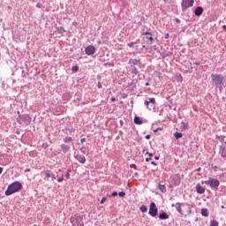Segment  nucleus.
Masks as SVG:
<instances>
[{
    "label": "nucleus",
    "mask_w": 226,
    "mask_h": 226,
    "mask_svg": "<svg viewBox=\"0 0 226 226\" xmlns=\"http://www.w3.org/2000/svg\"><path fill=\"white\" fill-rule=\"evenodd\" d=\"M20 190H22V184L19 181H15L7 187L5 195H7V197L13 195V193H17V192H20Z\"/></svg>",
    "instance_id": "obj_1"
},
{
    "label": "nucleus",
    "mask_w": 226,
    "mask_h": 226,
    "mask_svg": "<svg viewBox=\"0 0 226 226\" xmlns=\"http://www.w3.org/2000/svg\"><path fill=\"white\" fill-rule=\"evenodd\" d=\"M201 185H208L215 192L218 191L220 181L216 178L209 177L208 180L201 181Z\"/></svg>",
    "instance_id": "obj_2"
},
{
    "label": "nucleus",
    "mask_w": 226,
    "mask_h": 226,
    "mask_svg": "<svg viewBox=\"0 0 226 226\" xmlns=\"http://www.w3.org/2000/svg\"><path fill=\"white\" fill-rule=\"evenodd\" d=\"M211 79L215 86H216L217 87H222L224 84L223 79H225V77H223V75L222 74L212 73Z\"/></svg>",
    "instance_id": "obj_3"
},
{
    "label": "nucleus",
    "mask_w": 226,
    "mask_h": 226,
    "mask_svg": "<svg viewBox=\"0 0 226 226\" xmlns=\"http://www.w3.org/2000/svg\"><path fill=\"white\" fill-rule=\"evenodd\" d=\"M194 3H195V1H193V0H183L181 3L182 11H186V10H188V8H192V6H193Z\"/></svg>",
    "instance_id": "obj_4"
},
{
    "label": "nucleus",
    "mask_w": 226,
    "mask_h": 226,
    "mask_svg": "<svg viewBox=\"0 0 226 226\" xmlns=\"http://www.w3.org/2000/svg\"><path fill=\"white\" fill-rule=\"evenodd\" d=\"M144 103L148 110H153V109H154V105L156 104V100L154 98H147Z\"/></svg>",
    "instance_id": "obj_5"
},
{
    "label": "nucleus",
    "mask_w": 226,
    "mask_h": 226,
    "mask_svg": "<svg viewBox=\"0 0 226 226\" xmlns=\"http://www.w3.org/2000/svg\"><path fill=\"white\" fill-rule=\"evenodd\" d=\"M148 214L153 217L158 215V207H156L155 202L150 203Z\"/></svg>",
    "instance_id": "obj_6"
},
{
    "label": "nucleus",
    "mask_w": 226,
    "mask_h": 226,
    "mask_svg": "<svg viewBox=\"0 0 226 226\" xmlns=\"http://www.w3.org/2000/svg\"><path fill=\"white\" fill-rule=\"evenodd\" d=\"M85 53L87 56H94V54H96V48L93 45H89L85 49Z\"/></svg>",
    "instance_id": "obj_7"
},
{
    "label": "nucleus",
    "mask_w": 226,
    "mask_h": 226,
    "mask_svg": "<svg viewBox=\"0 0 226 226\" xmlns=\"http://www.w3.org/2000/svg\"><path fill=\"white\" fill-rule=\"evenodd\" d=\"M60 149L64 154H66V153L70 152V149H72V146L68 144H61L60 145Z\"/></svg>",
    "instance_id": "obj_8"
},
{
    "label": "nucleus",
    "mask_w": 226,
    "mask_h": 226,
    "mask_svg": "<svg viewBox=\"0 0 226 226\" xmlns=\"http://www.w3.org/2000/svg\"><path fill=\"white\" fill-rule=\"evenodd\" d=\"M202 13H204V8H202V6H199L194 10V15H196V17H200Z\"/></svg>",
    "instance_id": "obj_9"
},
{
    "label": "nucleus",
    "mask_w": 226,
    "mask_h": 226,
    "mask_svg": "<svg viewBox=\"0 0 226 226\" xmlns=\"http://www.w3.org/2000/svg\"><path fill=\"white\" fill-rule=\"evenodd\" d=\"M215 139H217L218 140H220L221 142V146H224V147H226V136H219L216 135Z\"/></svg>",
    "instance_id": "obj_10"
},
{
    "label": "nucleus",
    "mask_w": 226,
    "mask_h": 226,
    "mask_svg": "<svg viewBox=\"0 0 226 226\" xmlns=\"http://www.w3.org/2000/svg\"><path fill=\"white\" fill-rule=\"evenodd\" d=\"M196 192L197 193L202 194L206 192V188L202 187L200 184L196 185Z\"/></svg>",
    "instance_id": "obj_11"
},
{
    "label": "nucleus",
    "mask_w": 226,
    "mask_h": 226,
    "mask_svg": "<svg viewBox=\"0 0 226 226\" xmlns=\"http://www.w3.org/2000/svg\"><path fill=\"white\" fill-rule=\"evenodd\" d=\"M183 206H185V203H180V202H177L175 205V207H176L177 213H179V215H183V209L181 208V207H183Z\"/></svg>",
    "instance_id": "obj_12"
},
{
    "label": "nucleus",
    "mask_w": 226,
    "mask_h": 226,
    "mask_svg": "<svg viewBox=\"0 0 226 226\" xmlns=\"http://www.w3.org/2000/svg\"><path fill=\"white\" fill-rule=\"evenodd\" d=\"M219 153L221 154V156L224 159H226V147L225 146H220Z\"/></svg>",
    "instance_id": "obj_13"
},
{
    "label": "nucleus",
    "mask_w": 226,
    "mask_h": 226,
    "mask_svg": "<svg viewBox=\"0 0 226 226\" xmlns=\"http://www.w3.org/2000/svg\"><path fill=\"white\" fill-rule=\"evenodd\" d=\"M159 218H160V220H169V215L167 213L162 212V213L159 214Z\"/></svg>",
    "instance_id": "obj_14"
},
{
    "label": "nucleus",
    "mask_w": 226,
    "mask_h": 226,
    "mask_svg": "<svg viewBox=\"0 0 226 226\" xmlns=\"http://www.w3.org/2000/svg\"><path fill=\"white\" fill-rule=\"evenodd\" d=\"M77 160L79 163H86V156L84 155H78Z\"/></svg>",
    "instance_id": "obj_15"
},
{
    "label": "nucleus",
    "mask_w": 226,
    "mask_h": 226,
    "mask_svg": "<svg viewBox=\"0 0 226 226\" xmlns=\"http://www.w3.org/2000/svg\"><path fill=\"white\" fill-rule=\"evenodd\" d=\"M158 189L160 190V192H162V193H165L167 192V187L164 185H158Z\"/></svg>",
    "instance_id": "obj_16"
},
{
    "label": "nucleus",
    "mask_w": 226,
    "mask_h": 226,
    "mask_svg": "<svg viewBox=\"0 0 226 226\" xmlns=\"http://www.w3.org/2000/svg\"><path fill=\"white\" fill-rule=\"evenodd\" d=\"M201 215H202V216H205V217L209 216V210H207V208H202Z\"/></svg>",
    "instance_id": "obj_17"
},
{
    "label": "nucleus",
    "mask_w": 226,
    "mask_h": 226,
    "mask_svg": "<svg viewBox=\"0 0 226 226\" xmlns=\"http://www.w3.org/2000/svg\"><path fill=\"white\" fill-rule=\"evenodd\" d=\"M64 144H70V142H73V138H72L70 136H66L64 139Z\"/></svg>",
    "instance_id": "obj_18"
},
{
    "label": "nucleus",
    "mask_w": 226,
    "mask_h": 226,
    "mask_svg": "<svg viewBox=\"0 0 226 226\" xmlns=\"http://www.w3.org/2000/svg\"><path fill=\"white\" fill-rule=\"evenodd\" d=\"M134 124H142V119L140 118V117H134Z\"/></svg>",
    "instance_id": "obj_19"
},
{
    "label": "nucleus",
    "mask_w": 226,
    "mask_h": 226,
    "mask_svg": "<svg viewBox=\"0 0 226 226\" xmlns=\"http://www.w3.org/2000/svg\"><path fill=\"white\" fill-rule=\"evenodd\" d=\"M129 64H134V65H137V64H140V61L137 60V59H131L129 61Z\"/></svg>",
    "instance_id": "obj_20"
},
{
    "label": "nucleus",
    "mask_w": 226,
    "mask_h": 226,
    "mask_svg": "<svg viewBox=\"0 0 226 226\" xmlns=\"http://www.w3.org/2000/svg\"><path fill=\"white\" fill-rule=\"evenodd\" d=\"M56 31H57L58 34H63V33H66V30H64V27H63V26L57 27Z\"/></svg>",
    "instance_id": "obj_21"
},
{
    "label": "nucleus",
    "mask_w": 226,
    "mask_h": 226,
    "mask_svg": "<svg viewBox=\"0 0 226 226\" xmlns=\"http://www.w3.org/2000/svg\"><path fill=\"white\" fill-rule=\"evenodd\" d=\"M174 137H175V139H177V140H179V139L183 138V133H181V132H175L174 133Z\"/></svg>",
    "instance_id": "obj_22"
},
{
    "label": "nucleus",
    "mask_w": 226,
    "mask_h": 226,
    "mask_svg": "<svg viewBox=\"0 0 226 226\" xmlns=\"http://www.w3.org/2000/svg\"><path fill=\"white\" fill-rule=\"evenodd\" d=\"M42 174H44L45 177H52V174L50 173V170L42 171Z\"/></svg>",
    "instance_id": "obj_23"
},
{
    "label": "nucleus",
    "mask_w": 226,
    "mask_h": 226,
    "mask_svg": "<svg viewBox=\"0 0 226 226\" xmlns=\"http://www.w3.org/2000/svg\"><path fill=\"white\" fill-rule=\"evenodd\" d=\"M139 211H141V213H147V207L146 205L141 206Z\"/></svg>",
    "instance_id": "obj_24"
},
{
    "label": "nucleus",
    "mask_w": 226,
    "mask_h": 226,
    "mask_svg": "<svg viewBox=\"0 0 226 226\" xmlns=\"http://www.w3.org/2000/svg\"><path fill=\"white\" fill-rule=\"evenodd\" d=\"M188 128V124L182 122L180 125L181 130H186Z\"/></svg>",
    "instance_id": "obj_25"
},
{
    "label": "nucleus",
    "mask_w": 226,
    "mask_h": 226,
    "mask_svg": "<svg viewBox=\"0 0 226 226\" xmlns=\"http://www.w3.org/2000/svg\"><path fill=\"white\" fill-rule=\"evenodd\" d=\"M147 154H148V158H146V162H151V160H153V153H149V152H147Z\"/></svg>",
    "instance_id": "obj_26"
},
{
    "label": "nucleus",
    "mask_w": 226,
    "mask_h": 226,
    "mask_svg": "<svg viewBox=\"0 0 226 226\" xmlns=\"http://www.w3.org/2000/svg\"><path fill=\"white\" fill-rule=\"evenodd\" d=\"M219 222L216 220H213L210 222V226H218Z\"/></svg>",
    "instance_id": "obj_27"
},
{
    "label": "nucleus",
    "mask_w": 226,
    "mask_h": 226,
    "mask_svg": "<svg viewBox=\"0 0 226 226\" xmlns=\"http://www.w3.org/2000/svg\"><path fill=\"white\" fill-rule=\"evenodd\" d=\"M64 181V175H62L60 177L57 179V183H63Z\"/></svg>",
    "instance_id": "obj_28"
},
{
    "label": "nucleus",
    "mask_w": 226,
    "mask_h": 226,
    "mask_svg": "<svg viewBox=\"0 0 226 226\" xmlns=\"http://www.w3.org/2000/svg\"><path fill=\"white\" fill-rule=\"evenodd\" d=\"M72 72H79V66H77V65L72 66Z\"/></svg>",
    "instance_id": "obj_29"
},
{
    "label": "nucleus",
    "mask_w": 226,
    "mask_h": 226,
    "mask_svg": "<svg viewBox=\"0 0 226 226\" xmlns=\"http://www.w3.org/2000/svg\"><path fill=\"white\" fill-rule=\"evenodd\" d=\"M118 195H119V197H125L126 196V192H118Z\"/></svg>",
    "instance_id": "obj_30"
},
{
    "label": "nucleus",
    "mask_w": 226,
    "mask_h": 226,
    "mask_svg": "<svg viewBox=\"0 0 226 226\" xmlns=\"http://www.w3.org/2000/svg\"><path fill=\"white\" fill-rule=\"evenodd\" d=\"M132 73H134V75H137V73H139V71H137V67L132 68Z\"/></svg>",
    "instance_id": "obj_31"
},
{
    "label": "nucleus",
    "mask_w": 226,
    "mask_h": 226,
    "mask_svg": "<svg viewBox=\"0 0 226 226\" xmlns=\"http://www.w3.org/2000/svg\"><path fill=\"white\" fill-rule=\"evenodd\" d=\"M137 42H129V43H127V45L131 48V49H132V47H133V45H135Z\"/></svg>",
    "instance_id": "obj_32"
},
{
    "label": "nucleus",
    "mask_w": 226,
    "mask_h": 226,
    "mask_svg": "<svg viewBox=\"0 0 226 226\" xmlns=\"http://www.w3.org/2000/svg\"><path fill=\"white\" fill-rule=\"evenodd\" d=\"M130 168L131 169H135V170H137V164H131Z\"/></svg>",
    "instance_id": "obj_33"
},
{
    "label": "nucleus",
    "mask_w": 226,
    "mask_h": 226,
    "mask_svg": "<svg viewBox=\"0 0 226 226\" xmlns=\"http://www.w3.org/2000/svg\"><path fill=\"white\" fill-rule=\"evenodd\" d=\"M107 200L106 197H103L101 200V204H105V201Z\"/></svg>",
    "instance_id": "obj_34"
},
{
    "label": "nucleus",
    "mask_w": 226,
    "mask_h": 226,
    "mask_svg": "<svg viewBox=\"0 0 226 226\" xmlns=\"http://www.w3.org/2000/svg\"><path fill=\"white\" fill-rule=\"evenodd\" d=\"M118 194L117 192H113L111 197H117Z\"/></svg>",
    "instance_id": "obj_35"
},
{
    "label": "nucleus",
    "mask_w": 226,
    "mask_h": 226,
    "mask_svg": "<svg viewBox=\"0 0 226 226\" xmlns=\"http://www.w3.org/2000/svg\"><path fill=\"white\" fill-rule=\"evenodd\" d=\"M64 176L65 177H67V179H70V172H65Z\"/></svg>",
    "instance_id": "obj_36"
},
{
    "label": "nucleus",
    "mask_w": 226,
    "mask_h": 226,
    "mask_svg": "<svg viewBox=\"0 0 226 226\" xmlns=\"http://www.w3.org/2000/svg\"><path fill=\"white\" fill-rule=\"evenodd\" d=\"M147 40H149L150 41H153L154 40L153 36H147Z\"/></svg>",
    "instance_id": "obj_37"
},
{
    "label": "nucleus",
    "mask_w": 226,
    "mask_h": 226,
    "mask_svg": "<svg viewBox=\"0 0 226 226\" xmlns=\"http://www.w3.org/2000/svg\"><path fill=\"white\" fill-rule=\"evenodd\" d=\"M151 36V33H149V32H146V33H144L143 34V36Z\"/></svg>",
    "instance_id": "obj_38"
},
{
    "label": "nucleus",
    "mask_w": 226,
    "mask_h": 226,
    "mask_svg": "<svg viewBox=\"0 0 226 226\" xmlns=\"http://www.w3.org/2000/svg\"><path fill=\"white\" fill-rule=\"evenodd\" d=\"M175 22H177V24H181V19H175Z\"/></svg>",
    "instance_id": "obj_39"
},
{
    "label": "nucleus",
    "mask_w": 226,
    "mask_h": 226,
    "mask_svg": "<svg viewBox=\"0 0 226 226\" xmlns=\"http://www.w3.org/2000/svg\"><path fill=\"white\" fill-rule=\"evenodd\" d=\"M97 87H98L99 89H102V87H103V86L99 82L98 85H97Z\"/></svg>",
    "instance_id": "obj_40"
},
{
    "label": "nucleus",
    "mask_w": 226,
    "mask_h": 226,
    "mask_svg": "<svg viewBox=\"0 0 226 226\" xmlns=\"http://www.w3.org/2000/svg\"><path fill=\"white\" fill-rule=\"evenodd\" d=\"M80 142H81V144H84V142H86V138H82V139H80Z\"/></svg>",
    "instance_id": "obj_41"
},
{
    "label": "nucleus",
    "mask_w": 226,
    "mask_h": 226,
    "mask_svg": "<svg viewBox=\"0 0 226 226\" xmlns=\"http://www.w3.org/2000/svg\"><path fill=\"white\" fill-rule=\"evenodd\" d=\"M145 139H146L147 140H149V139H151V135H147V136L145 137Z\"/></svg>",
    "instance_id": "obj_42"
},
{
    "label": "nucleus",
    "mask_w": 226,
    "mask_h": 226,
    "mask_svg": "<svg viewBox=\"0 0 226 226\" xmlns=\"http://www.w3.org/2000/svg\"><path fill=\"white\" fill-rule=\"evenodd\" d=\"M69 132H70L71 133H75V129L72 128L71 130H69Z\"/></svg>",
    "instance_id": "obj_43"
},
{
    "label": "nucleus",
    "mask_w": 226,
    "mask_h": 226,
    "mask_svg": "<svg viewBox=\"0 0 226 226\" xmlns=\"http://www.w3.org/2000/svg\"><path fill=\"white\" fill-rule=\"evenodd\" d=\"M36 8H41V4L38 3V4H36Z\"/></svg>",
    "instance_id": "obj_44"
},
{
    "label": "nucleus",
    "mask_w": 226,
    "mask_h": 226,
    "mask_svg": "<svg viewBox=\"0 0 226 226\" xmlns=\"http://www.w3.org/2000/svg\"><path fill=\"white\" fill-rule=\"evenodd\" d=\"M142 153H143V154H147V150L143 149V150H142Z\"/></svg>",
    "instance_id": "obj_45"
},
{
    "label": "nucleus",
    "mask_w": 226,
    "mask_h": 226,
    "mask_svg": "<svg viewBox=\"0 0 226 226\" xmlns=\"http://www.w3.org/2000/svg\"><path fill=\"white\" fill-rule=\"evenodd\" d=\"M105 65H106V66H111L112 64H110V63H106Z\"/></svg>",
    "instance_id": "obj_46"
},
{
    "label": "nucleus",
    "mask_w": 226,
    "mask_h": 226,
    "mask_svg": "<svg viewBox=\"0 0 226 226\" xmlns=\"http://www.w3.org/2000/svg\"><path fill=\"white\" fill-rule=\"evenodd\" d=\"M111 102H116V97H112Z\"/></svg>",
    "instance_id": "obj_47"
},
{
    "label": "nucleus",
    "mask_w": 226,
    "mask_h": 226,
    "mask_svg": "<svg viewBox=\"0 0 226 226\" xmlns=\"http://www.w3.org/2000/svg\"><path fill=\"white\" fill-rule=\"evenodd\" d=\"M82 153H86V148H81Z\"/></svg>",
    "instance_id": "obj_48"
},
{
    "label": "nucleus",
    "mask_w": 226,
    "mask_h": 226,
    "mask_svg": "<svg viewBox=\"0 0 226 226\" xmlns=\"http://www.w3.org/2000/svg\"><path fill=\"white\" fill-rule=\"evenodd\" d=\"M151 164H152V165H157L154 161H153V162H151Z\"/></svg>",
    "instance_id": "obj_49"
},
{
    "label": "nucleus",
    "mask_w": 226,
    "mask_h": 226,
    "mask_svg": "<svg viewBox=\"0 0 226 226\" xmlns=\"http://www.w3.org/2000/svg\"><path fill=\"white\" fill-rule=\"evenodd\" d=\"M3 174V168L0 167V176Z\"/></svg>",
    "instance_id": "obj_50"
},
{
    "label": "nucleus",
    "mask_w": 226,
    "mask_h": 226,
    "mask_svg": "<svg viewBox=\"0 0 226 226\" xmlns=\"http://www.w3.org/2000/svg\"><path fill=\"white\" fill-rule=\"evenodd\" d=\"M154 160H160V156H155Z\"/></svg>",
    "instance_id": "obj_51"
},
{
    "label": "nucleus",
    "mask_w": 226,
    "mask_h": 226,
    "mask_svg": "<svg viewBox=\"0 0 226 226\" xmlns=\"http://www.w3.org/2000/svg\"><path fill=\"white\" fill-rule=\"evenodd\" d=\"M52 180L54 181V179H56V177H54V175H51Z\"/></svg>",
    "instance_id": "obj_52"
},
{
    "label": "nucleus",
    "mask_w": 226,
    "mask_h": 226,
    "mask_svg": "<svg viewBox=\"0 0 226 226\" xmlns=\"http://www.w3.org/2000/svg\"><path fill=\"white\" fill-rule=\"evenodd\" d=\"M30 171H31L30 169H26V172H30Z\"/></svg>",
    "instance_id": "obj_53"
},
{
    "label": "nucleus",
    "mask_w": 226,
    "mask_h": 226,
    "mask_svg": "<svg viewBox=\"0 0 226 226\" xmlns=\"http://www.w3.org/2000/svg\"><path fill=\"white\" fill-rule=\"evenodd\" d=\"M165 38H166V39L169 38V34H165Z\"/></svg>",
    "instance_id": "obj_54"
},
{
    "label": "nucleus",
    "mask_w": 226,
    "mask_h": 226,
    "mask_svg": "<svg viewBox=\"0 0 226 226\" xmlns=\"http://www.w3.org/2000/svg\"><path fill=\"white\" fill-rule=\"evenodd\" d=\"M200 170H202L200 168H199L198 170H197V172H200Z\"/></svg>",
    "instance_id": "obj_55"
},
{
    "label": "nucleus",
    "mask_w": 226,
    "mask_h": 226,
    "mask_svg": "<svg viewBox=\"0 0 226 226\" xmlns=\"http://www.w3.org/2000/svg\"><path fill=\"white\" fill-rule=\"evenodd\" d=\"M171 207H176V204L173 203V204L171 205Z\"/></svg>",
    "instance_id": "obj_56"
},
{
    "label": "nucleus",
    "mask_w": 226,
    "mask_h": 226,
    "mask_svg": "<svg viewBox=\"0 0 226 226\" xmlns=\"http://www.w3.org/2000/svg\"><path fill=\"white\" fill-rule=\"evenodd\" d=\"M222 28L224 29V31H226V26L225 25L222 26Z\"/></svg>",
    "instance_id": "obj_57"
},
{
    "label": "nucleus",
    "mask_w": 226,
    "mask_h": 226,
    "mask_svg": "<svg viewBox=\"0 0 226 226\" xmlns=\"http://www.w3.org/2000/svg\"><path fill=\"white\" fill-rule=\"evenodd\" d=\"M145 86H149V82H147V83L145 84Z\"/></svg>",
    "instance_id": "obj_58"
},
{
    "label": "nucleus",
    "mask_w": 226,
    "mask_h": 226,
    "mask_svg": "<svg viewBox=\"0 0 226 226\" xmlns=\"http://www.w3.org/2000/svg\"><path fill=\"white\" fill-rule=\"evenodd\" d=\"M221 207H222V209H225V206H222Z\"/></svg>",
    "instance_id": "obj_59"
},
{
    "label": "nucleus",
    "mask_w": 226,
    "mask_h": 226,
    "mask_svg": "<svg viewBox=\"0 0 226 226\" xmlns=\"http://www.w3.org/2000/svg\"><path fill=\"white\" fill-rule=\"evenodd\" d=\"M134 175L139 176V173L136 172V173H134Z\"/></svg>",
    "instance_id": "obj_60"
},
{
    "label": "nucleus",
    "mask_w": 226,
    "mask_h": 226,
    "mask_svg": "<svg viewBox=\"0 0 226 226\" xmlns=\"http://www.w3.org/2000/svg\"><path fill=\"white\" fill-rule=\"evenodd\" d=\"M142 48H143V49H146V45H143Z\"/></svg>",
    "instance_id": "obj_61"
},
{
    "label": "nucleus",
    "mask_w": 226,
    "mask_h": 226,
    "mask_svg": "<svg viewBox=\"0 0 226 226\" xmlns=\"http://www.w3.org/2000/svg\"><path fill=\"white\" fill-rule=\"evenodd\" d=\"M74 219H71V222H73Z\"/></svg>",
    "instance_id": "obj_62"
},
{
    "label": "nucleus",
    "mask_w": 226,
    "mask_h": 226,
    "mask_svg": "<svg viewBox=\"0 0 226 226\" xmlns=\"http://www.w3.org/2000/svg\"><path fill=\"white\" fill-rule=\"evenodd\" d=\"M181 80H183V77L180 76Z\"/></svg>",
    "instance_id": "obj_63"
},
{
    "label": "nucleus",
    "mask_w": 226,
    "mask_h": 226,
    "mask_svg": "<svg viewBox=\"0 0 226 226\" xmlns=\"http://www.w3.org/2000/svg\"><path fill=\"white\" fill-rule=\"evenodd\" d=\"M34 226H38V225L34 224Z\"/></svg>",
    "instance_id": "obj_64"
}]
</instances>
